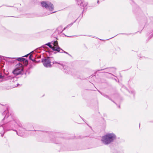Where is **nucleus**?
Listing matches in <instances>:
<instances>
[{
    "instance_id": "obj_1",
    "label": "nucleus",
    "mask_w": 153,
    "mask_h": 153,
    "mask_svg": "<svg viewBox=\"0 0 153 153\" xmlns=\"http://www.w3.org/2000/svg\"><path fill=\"white\" fill-rule=\"evenodd\" d=\"M116 138V135L113 133H108L102 137L101 141L105 145H108L112 142Z\"/></svg>"
},
{
    "instance_id": "obj_2",
    "label": "nucleus",
    "mask_w": 153,
    "mask_h": 153,
    "mask_svg": "<svg viewBox=\"0 0 153 153\" xmlns=\"http://www.w3.org/2000/svg\"><path fill=\"white\" fill-rule=\"evenodd\" d=\"M12 123L14 124V125H11V126L16 127V125H18L20 127L19 129V131L18 132L16 130H13V131H16V132L17 134L19 136H21L22 137H23L24 136V134L25 133V129L22 128V125L20 123V121L18 120H16V121L13 120L12 121Z\"/></svg>"
},
{
    "instance_id": "obj_3",
    "label": "nucleus",
    "mask_w": 153,
    "mask_h": 153,
    "mask_svg": "<svg viewBox=\"0 0 153 153\" xmlns=\"http://www.w3.org/2000/svg\"><path fill=\"white\" fill-rule=\"evenodd\" d=\"M23 70V65L22 63H19L16 64V68L13 71V73L16 75H18L22 74Z\"/></svg>"
},
{
    "instance_id": "obj_4",
    "label": "nucleus",
    "mask_w": 153,
    "mask_h": 153,
    "mask_svg": "<svg viewBox=\"0 0 153 153\" xmlns=\"http://www.w3.org/2000/svg\"><path fill=\"white\" fill-rule=\"evenodd\" d=\"M41 5L42 7H45L50 11H52L53 9V5L49 1H42L41 2Z\"/></svg>"
},
{
    "instance_id": "obj_5",
    "label": "nucleus",
    "mask_w": 153,
    "mask_h": 153,
    "mask_svg": "<svg viewBox=\"0 0 153 153\" xmlns=\"http://www.w3.org/2000/svg\"><path fill=\"white\" fill-rule=\"evenodd\" d=\"M8 109H7V111H5L3 113V115H4L6 114L4 118L2 120L1 123H3V121H4L5 123H6L9 121L11 120V119H12V116L11 115H9V113H7L8 112Z\"/></svg>"
},
{
    "instance_id": "obj_6",
    "label": "nucleus",
    "mask_w": 153,
    "mask_h": 153,
    "mask_svg": "<svg viewBox=\"0 0 153 153\" xmlns=\"http://www.w3.org/2000/svg\"><path fill=\"white\" fill-rule=\"evenodd\" d=\"M52 59L51 57H48L46 58L43 59L42 60L44 66L47 68H51V61Z\"/></svg>"
},
{
    "instance_id": "obj_7",
    "label": "nucleus",
    "mask_w": 153,
    "mask_h": 153,
    "mask_svg": "<svg viewBox=\"0 0 153 153\" xmlns=\"http://www.w3.org/2000/svg\"><path fill=\"white\" fill-rule=\"evenodd\" d=\"M46 45L48 46L50 48H51L53 51H57L58 52L62 53L63 51L60 47H53L52 45H51V43L48 42L45 44Z\"/></svg>"
},
{
    "instance_id": "obj_8",
    "label": "nucleus",
    "mask_w": 153,
    "mask_h": 153,
    "mask_svg": "<svg viewBox=\"0 0 153 153\" xmlns=\"http://www.w3.org/2000/svg\"><path fill=\"white\" fill-rule=\"evenodd\" d=\"M76 1V4L78 5H79L81 8L84 7H86L87 4L83 0H75Z\"/></svg>"
},
{
    "instance_id": "obj_9",
    "label": "nucleus",
    "mask_w": 153,
    "mask_h": 153,
    "mask_svg": "<svg viewBox=\"0 0 153 153\" xmlns=\"http://www.w3.org/2000/svg\"><path fill=\"white\" fill-rule=\"evenodd\" d=\"M4 124H2L0 126V133L1 134V137H3L4 133V126H3Z\"/></svg>"
},
{
    "instance_id": "obj_10",
    "label": "nucleus",
    "mask_w": 153,
    "mask_h": 153,
    "mask_svg": "<svg viewBox=\"0 0 153 153\" xmlns=\"http://www.w3.org/2000/svg\"><path fill=\"white\" fill-rule=\"evenodd\" d=\"M53 64H56V65H55L56 66H58L61 68H64V69H65V68H66L65 66H64L56 62H53Z\"/></svg>"
},
{
    "instance_id": "obj_11",
    "label": "nucleus",
    "mask_w": 153,
    "mask_h": 153,
    "mask_svg": "<svg viewBox=\"0 0 153 153\" xmlns=\"http://www.w3.org/2000/svg\"><path fill=\"white\" fill-rule=\"evenodd\" d=\"M52 43L53 45V47H59L58 45V42L57 41H54V42H52Z\"/></svg>"
},
{
    "instance_id": "obj_12",
    "label": "nucleus",
    "mask_w": 153,
    "mask_h": 153,
    "mask_svg": "<svg viewBox=\"0 0 153 153\" xmlns=\"http://www.w3.org/2000/svg\"><path fill=\"white\" fill-rule=\"evenodd\" d=\"M62 29V27L61 26L59 27L57 29V30L58 31V33H61L63 30H61Z\"/></svg>"
},
{
    "instance_id": "obj_13",
    "label": "nucleus",
    "mask_w": 153,
    "mask_h": 153,
    "mask_svg": "<svg viewBox=\"0 0 153 153\" xmlns=\"http://www.w3.org/2000/svg\"><path fill=\"white\" fill-rule=\"evenodd\" d=\"M17 59L18 61L23 62V60H25V58L23 57H20L17 58Z\"/></svg>"
},
{
    "instance_id": "obj_14",
    "label": "nucleus",
    "mask_w": 153,
    "mask_h": 153,
    "mask_svg": "<svg viewBox=\"0 0 153 153\" xmlns=\"http://www.w3.org/2000/svg\"><path fill=\"white\" fill-rule=\"evenodd\" d=\"M23 62L25 63V65H27L28 64V61L27 60H26L25 59V60H23Z\"/></svg>"
},
{
    "instance_id": "obj_15",
    "label": "nucleus",
    "mask_w": 153,
    "mask_h": 153,
    "mask_svg": "<svg viewBox=\"0 0 153 153\" xmlns=\"http://www.w3.org/2000/svg\"><path fill=\"white\" fill-rule=\"evenodd\" d=\"M10 79H11V80L12 79H14L13 77H11V76H9L7 77L6 79L7 80H9Z\"/></svg>"
},
{
    "instance_id": "obj_16",
    "label": "nucleus",
    "mask_w": 153,
    "mask_h": 153,
    "mask_svg": "<svg viewBox=\"0 0 153 153\" xmlns=\"http://www.w3.org/2000/svg\"><path fill=\"white\" fill-rule=\"evenodd\" d=\"M73 24V23H71L70 24H69V25H67V26L65 27L64 28V30L65 29V28H67L69 27H71V26Z\"/></svg>"
},
{
    "instance_id": "obj_17",
    "label": "nucleus",
    "mask_w": 153,
    "mask_h": 153,
    "mask_svg": "<svg viewBox=\"0 0 153 153\" xmlns=\"http://www.w3.org/2000/svg\"><path fill=\"white\" fill-rule=\"evenodd\" d=\"M32 57H33V56H32V55H30L29 56V59H32Z\"/></svg>"
},
{
    "instance_id": "obj_18",
    "label": "nucleus",
    "mask_w": 153,
    "mask_h": 153,
    "mask_svg": "<svg viewBox=\"0 0 153 153\" xmlns=\"http://www.w3.org/2000/svg\"><path fill=\"white\" fill-rule=\"evenodd\" d=\"M56 12V11H54V12H50V13H48V14H46V15H49V14H51V13H54Z\"/></svg>"
},
{
    "instance_id": "obj_19",
    "label": "nucleus",
    "mask_w": 153,
    "mask_h": 153,
    "mask_svg": "<svg viewBox=\"0 0 153 153\" xmlns=\"http://www.w3.org/2000/svg\"><path fill=\"white\" fill-rule=\"evenodd\" d=\"M3 76L1 75L0 74V79L3 78Z\"/></svg>"
},
{
    "instance_id": "obj_20",
    "label": "nucleus",
    "mask_w": 153,
    "mask_h": 153,
    "mask_svg": "<svg viewBox=\"0 0 153 153\" xmlns=\"http://www.w3.org/2000/svg\"><path fill=\"white\" fill-rule=\"evenodd\" d=\"M5 130L6 131H9V130H13L12 129H6L5 128Z\"/></svg>"
},
{
    "instance_id": "obj_21",
    "label": "nucleus",
    "mask_w": 153,
    "mask_h": 153,
    "mask_svg": "<svg viewBox=\"0 0 153 153\" xmlns=\"http://www.w3.org/2000/svg\"><path fill=\"white\" fill-rule=\"evenodd\" d=\"M31 60L33 61H34L35 60L34 59H32Z\"/></svg>"
},
{
    "instance_id": "obj_22",
    "label": "nucleus",
    "mask_w": 153,
    "mask_h": 153,
    "mask_svg": "<svg viewBox=\"0 0 153 153\" xmlns=\"http://www.w3.org/2000/svg\"><path fill=\"white\" fill-rule=\"evenodd\" d=\"M99 0H98L97 1V2L98 4H99Z\"/></svg>"
},
{
    "instance_id": "obj_23",
    "label": "nucleus",
    "mask_w": 153,
    "mask_h": 153,
    "mask_svg": "<svg viewBox=\"0 0 153 153\" xmlns=\"http://www.w3.org/2000/svg\"><path fill=\"white\" fill-rule=\"evenodd\" d=\"M64 52L65 53H67V54H68V53L67 52H65V51H64Z\"/></svg>"
},
{
    "instance_id": "obj_24",
    "label": "nucleus",
    "mask_w": 153,
    "mask_h": 153,
    "mask_svg": "<svg viewBox=\"0 0 153 153\" xmlns=\"http://www.w3.org/2000/svg\"><path fill=\"white\" fill-rule=\"evenodd\" d=\"M27 56V55H25V56Z\"/></svg>"
}]
</instances>
